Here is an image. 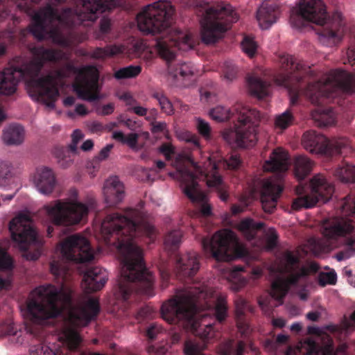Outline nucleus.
Instances as JSON below:
<instances>
[{
    "label": "nucleus",
    "instance_id": "obj_1",
    "mask_svg": "<svg viewBox=\"0 0 355 355\" xmlns=\"http://www.w3.org/2000/svg\"><path fill=\"white\" fill-rule=\"evenodd\" d=\"M101 234L105 244L116 247L120 254L121 279L114 293L116 298L126 302L137 295L154 296L155 278L147 269L136 241L144 237L150 243L155 239V229L145 214L130 208L123 214H109L101 223Z\"/></svg>",
    "mask_w": 355,
    "mask_h": 355
},
{
    "label": "nucleus",
    "instance_id": "obj_2",
    "mask_svg": "<svg viewBox=\"0 0 355 355\" xmlns=\"http://www.w3.org/2000/svg\"><path fill=\"white\" fill-rule=\"evenodd\" d=\"M35 296L27 304L28 313L34 326L28 327V331L39 342L30 348L31 355H71L82 342V338L76 329L87 326L96 320L101 311L99 300L89 297L83 303L73 307L69 313V324L66 326L59 337L60 344L54 349L44 342L45 332L42 327L46 320L54 318L62 313L64 309L72 306L70 292L63 288L52 285L41 286L35 290Z\"/></svg>",
    "mask_w": 355,
    "mask_h": 355
},
{
    "label": "nucleus",
    "instance_id": "obj_3",
    "mask_svg": "<svg viewBox=\"0 0 355 355\" xmlns=\"http://www.w3.org/2000/svg\"><path fill=\"white\" fill-rule=\"evenodd\" d=\"M41 0H8L21 12L31 17L30 31L38 40L51 39L62 46H69L77 42L76 27L89 26L99 13L121 6L123 0H81L80 5L65 8L61 12L48 3L35 10L34 6Z\"/></svg>",
    "mask_w": 355,
    "mask_h": 355
},
{
    "label": "nucleus",
    "instance_id": "obj_4",
    "mask_svg": "<svg viewBox=\"0 0 355 355\" xmlns=\"http://www.w3.org/2000/svg\"><path fill=\"white\" fill-rule=\"evenodd\" d=\"M175 9L168 1L161 0L146 6L137 16L139 29L155 35V50L168 64V73L175 79L187 78L193 74L190 63L173 61L178 50L186 51L194 46L192 35L172 26Z\"/></svg>",
    "mask_w": 355,
    "mask_h": 355
},
{
    "label": "nucleus",
    "instance_id": "obj_5",
    "mask_svg": "<svg viewBox=\"0 0 355 355\" xmlns=\"http://www.w3.org/2000/svg\"><path fill=\"white\" fill-rule=\"evenodd\" d=\"M33 58L20 65H11L0 72V94L11 95L17 90L18 83L27 79L28 92L32 98L53 108L59 92L53 77L47 75L38 78L44 63L58 62L62 58L60 51L36 45L30 49Z\"/></svg>",
    "mask_w": 355,
    "mask_h": 355
},
{
    "label": "nucleus",
    "instance_id": "obj_6",
    "mask_svg": "<svg viewBox=\"0 0 355 355\" xmlns=\"http://www.w3.org/2000/svg\"><path fill=\"white\" fill-rule=\"evenodd\" d=\"M279 62L280 70L275 76V81L278 85L284 86L288 89L292 105L297 103L302 94H304L312 103L319 104L322 97H329L331 93L337 90L347 93L355 92V75L347 73L340 69L330 71L319 82L309 83L303 92L296 87L292 88V81L299 82L301 74L309 71V67L302 60L287 54L281 55Z\"/></svg>",
    "mask_w": 355,
    "mask_h": 355
},
{
    "label": "nucleus",
    "instance_id": "obj_7",
    "mask_svg": "<svg viewBox=\"0 0 355 355\" xmlns=\"http://www.w3.org/2000/svg\"><path fill=\"white\" fill-rule=\"evenodd\" d=\"M62 256L50 263V271L56 278L67 281L76 268L83 274V286L88 293L101 290L106 284L107 272L98 266L88 267L94 258L89 241L79 234L68 236L60 244Z\"/></svg>",
    "mask_w": 355,
    "mask_h": 355
},
{
    "label": "nucleus",
    "instance_id": "obj_8",
    "mask_svg": "<svg viewBox=\"0 0 355 355\" xmlns=\"http://www.w3.org/2000/svg\"><path fill=\"white\" fill-rule=\"evenodd\" d=\"M343 217L327 219L322 225L323 239L310 238L307 241L309 249L315 255L336 248L335 241L340 237L346 238L347 248L335 255L338 261L355 256V224L353 220L347 218L351 216L355 218V196L349 195L344 198L341 206Z\"/></svg>",
    "mask_w": 355,
    "mask_h": 355
},
{
    "label": "nucleus",
    "instance_id": "obj_9",
    "mask_svg": "<svg viewBox=\"0 0 355 355\" xmlns=\"http://www.w3.org/2000/svg\"><path fill=\"white\" fill-rule=\"evenodd\" d=\"M291 21L296 26H302L305 22L322 26L318 32V40L328 47L339 44L347 31L341 12L336 11L331 17L328 16L321 0H300L296 15L291 17Z\"/></svg>",
    "mask_w": 355,
    "mask_h": 355
},
{
    "label": "nucleus",
    "instance_id": "obj_10",
    "mask_svg": "<svg viewBox=\"0 0 355 355\" xmlns=\"http://www.w3.org/2000/svg\"><path fill=\"white\" fill-rule=\"evenodd\" d=\"M318 270L316 263L311 262L308 266L302 263L297 252H284L279 261L270 268L272 279L270 295L277 302L275 306L282 304V299L290 288L304 287L309 272Z\"/></svg>",
    "mask_w": 355,
    "mask_h": 355
},
{
    "label": "nucleus",
    "instance_id": "obj_11",
    "mask_svg": "<svg viewBox=\"0 0 355 355\" xmlns=\"http://www.w3.org/2000/svg\"><path fill=\"white\" fill-rule=\"evenodd\" d=\"M199 301L200 291L198 288L176 291L171 298L162 304L161 315L168 323L178 324L198 336Z\"/></svg>",
    "mask_w": 355,
    "mask_h": 355
},
{
    "label": "nucleus",
    "instance_id": "obj_12",
    "mask_svg": "<svg viewBox=\"0 0 355 355\" xmlns=\"http://www.w3.org/2000/svg\"><path fill=\"white\" fill-rule=\"evenodd\" d=\"M289 164L287 153L279 148L273 150L263 166L264 171L276 173L261 182V202L266 213H272L276 208L277 199L283 189V173L288 170Z\"/></svg>",
    "mask_w": 355,
    "mask_h": 355
},
{
    "label": "nucleus",
    "instance_id": "obj_13",
    "mask_svg": "<svg viewBox=\"0 0 355 355\" xmlns=\"http://www.w3.org/2000/svg\"><path fill=\"white\" fill-rule=\"evenodd\" d=\"M234 111L237 114V122L233 128L225 130L223 139L230 145L249 148L254 146L257 140L258 127L264 116L255 109L238 105Z\"/></svg>",
    "mask_w": 355,
    "mask_h": 355
},
{
    "label": "nucleus",
    "instance_id": "obj_14",
    "mask_svg": "<svg viewBox=\"0 0 355 355\" xmlns=\"http://www.w3.org/2000/svg\"><path fill=\"white\" fill-rule=\"evenodd\" d=\"M239 19L237 13L227 3L219 2L205 10L201 21V42L214 44L228 29V24Z\"/></svg>",
    "mask_w": 355,
    "mask_h": 355
},
{
    "label": "nucleus",
    "instance_id": "obj_15",
    "mask_svg": "<svg viewBox=\"0 0 355 355\" xmlns=\"http://www.w3.org/2000/svg\"><path fill=\"white\" fill-rule=\"evenodd\" d=\"M9 230L12 239L17 244L19 248L24 251V257L28 260L35 261L40 257V248L42 240L38 236L33 227L30 216L20 213L9 224Z\"/></svg>",
    "mask_w": 355,
    "mask_h": 355
},
{
    "label": "nucleus",
    "instance_id": "obj_16",
    "mask_svg": "<svg viewBox=\"0 0 355 355\" xmlns=\"http://www.w3.org/2000/svg\"><path fill=\"white\" fill-rule=\"evenodd\" d=\"M213 316L219 322L224 321L227 316L226 297L218 295L212 287L201 285V325L205 327L201 332V343H209L214 336L215 331L212 323H206L208 316ZM203 349L201 343V350Z\"/></svg>",
    "mask_w": 355,
    "mask_h": 355
},
{
    "label": "nucleus",
    "instance_id": "obj_17",
    "mask_svg": "<svg viewBox=\"0 0 355 355\" xmlns=\"http://www.w3.org/2000/svg\"><path fill=\"white\" fill-rule=\"evenodd\" d=\"M178 176L183 192L194 206L193 210L189 211V215L193 218L200 217V186L198 184V163L188 153H179L175 157Z\"/></svg>",
    "mask_w": 355,
    "mask_h": 355
},
{
    "label": "nucleus",
    "instance_id": "obj_18",
    "mask_svg": "<svg viewBox=\"0 0 355 355\" xmlns=\"http://www.w3.org/2000/svg\"><path fill=\"white\" fill-rule=\"evenodd\" d=\"M309 189L308 192L304 191L302 186L297 187L296 192L299 197L293 202V209H309L319 202L325 203L331 198L334 191L333 184L320 174L313 177L310 181Z\"/></svg>",
    "mask_w": 355,
    "mask_h": 355
},
{
    "label": "nucleus",
    "instance_id": "obj_19",
    "mask_svg": "<svg viewBox=\"0 0 355 355\" xmlns=\"http://www.w3.org/2000/svg\"><path fill=\"white\" fill-rule=\"evenodd\" d=\"M52 223L56 226H69L79 223L87 218L89 208L74 200H56L45 206Z\"/></svg>",
    "mask_w": 355,
    "mask_h": 355
},
{
    "label": "nucleus",
    "instance_id": "obj_20",
    "mask_svg": "<svg viewBox=\"0 0 355 355\" xmlns=\"http://www.w3.org/2000/svg\"><path fill=\"white\" fill-rule=\"evenodd\" d=\"M302 144L304 148L310 153L326 156L334 155L347 156L352 151L347 139L340 138L329 140L322 134L313 130L304 134Z\"/></svg>",
    "mask_w": 355,
    "mask_h": 355
},
{
    "label": "nucleus",
    "instance_id": "obj_21",
    "mask_svg": "<svg viewBox=\"0 0 355 355\" xmlns=\"http://www.w3.org/2000/svg\"><path fill=\"white\" fill-rule=\"evenodd\" d=\"M69 69L76 74L73 88L78 96L89 102L98 100L101 87L98 83L99 73L96 67L92 65L83 67L70 65Z\"/></svg>",
    "mask_w": 355,
    "mask_h": 355
},
{
    "label": "nucleus",
    "instance_id": "obj_22",
    "mask_svg": "<svg viewBox=\"0 0 355 355\" xmlns=\"http://www.w3.org/2000/svg\"><path fill=\"white\" fill-rule=\"evenodd\" d=\"M213 257L218 261H230L241 257L245 250L238 242L233 232L223 230L216 233L211 240Z\"/></svg>",
    "mask_w": 355,
    "mask_h": 355
},
{
    "label": "nucleus",
    "instance_id": "obj_23",
    "mask_svg": "<svg viewBox=\"0 0 355 355\" xmlns=\"http://www.w3.org/2000/svg\"><path fill=\"white\" fill-rule=\"evenodd\" d=\"M175 259V275L178 279L184 282L187 284H193V286H187L178 291L191 290L198 288L200 291L199 283L196 282L198 277L194 279L195 275L200 268V262L195 253L189 252L185 254H177Z\"/></svg>",
    "mask_w": 355,
    "mask_h": 355
},
{
    "label": "nucleus",
    "instance_id": "obj_24",
    "mask_svg": "<svg viewBox=\"0 0 355 355\" xmlns=\"http://www.w3.org/2000/svg\"><path fill=\"white\" fill-rule=\"evenodd\" d=\"M220 163V161L218 164L216 163L215 156L207 157L202 168L201 167V175L205 176L207 187L217 191L221 200L226 201L228 198L227 185L218 173V167Z\"/></svg>",
    "mask_w": 355,
    "mask_h": 355
},
{
    "label": "nucleus",
    "instance_id": "obj_25",
    "mask_svg": "<svg viewBox=\"0 0 355 355\" xmlns=\"http://www.w3.org/2000/svg\"><path fill=\"white\" fill-rule=\"evenodd\" d=\"M322 340V347H319L315 342L311 340L300 343L295 353L299 355H336L337 353L344 352L347 348L345 344H342L335 352L332 339L329 336H324Z\"/></svg>",
    "mask_w": 355,
    "mask_h": 355
},
{
    "label": "nucleus",
    "instance_id": "obj_26",
    "mask_svg": "<svg viewBox=\"0 0 355 355\" xmlns=\"http://www.w3.org/2000/svg\"><path fill=\"white\" fill-rule=\"evenodd\" d=\"M33 182L40 193L45 195L50 194L56 184L55 173L49 167L39 166L34 173Z\"/></svg>",
    "mask_w": 355,
    "mask_h": 355
},
{
    "label": "nucleus",
    "instance_id": "obj_27",
    "mask_svg": "<svg viewBox=\"0 0 355 355\" xmlns=\"http://www.w3.org/2000/svg\"><path fill=\"white\" fill-rule=\"evenodd\" d=\"M105 203L108 207H114L124 198V187L116 176L108 178L103 186Z\"/></svg>",
    "mask_w": 355,
    "mask_h": 355
},
{
    "label": "nucleus",
    "instance_id": "obj_28",
    "mask_svg": "<svg viewBox=\"0 0 355 355\" xmlns=\"http://www.w3.org/2000/svg\"><path fill=\"white\" fill-rule=\"evenodd\" d=\"M279 16V7L273 0H265L259 8L257 19L262 29H267L276 22Z\"/></svg>",
    "mask_w": 355,
    "mask_h": 355
},
{
    "label": "nucleus",
    "instance_id": "obj_29",
    "mask_svg": "<svg viewBox=\"0 0 355 355\" xmlns=\"http://www.w3.org/2000/svg\"><path fill=\"white\" fill-rule=\"evenodd\" d=\"M248 83L250 93L257 98H263L270 94V82L256 74L248 78Z\"/></svg>",
    "mask_w": 355,
    "mask_h": 355
},
{
    "label": "nucleus",
    "instance_id": "obj_30",
    "mask_svg": "<svg viewBox=\"0 0 355 355\" xmlns=\"http://www.w3.org/2000/svg\"><path fill=\"white\" fill-rule=\"evenodd\" d=\"M24 129L21 125L12 124L4 129L2 139L7 145H19L24 141Z\"/></svg>",
    "mask_w": 355,
    "mask_h": 355
},
{
    "label": "nucleus",
    "instance_id": "obj_31",
    "mask_svg": "<svg viewBox=\"0 0 355 355\" xmlns=\"http://www.w3.org/2000/svg\"><path fill=\"white\" fill-rule=\"evenodd\" d=\"M313 168L312 161L306 156H297L294 160L295 175L298 180H303L311 171Z\"/></svg>",
    "mask_w": 355,
    "mask_h": 355
},
{
    "label": "nucleus",
    "instance_id": "obj_32",
    "mask_svg": "<svg viewBox=\"0 0 355 355\" xmlns=\"http://www.w3.org/2000/svg\"><path fill=\"white\" fill-rule=\"evenodd\" d=\"M248 304L245 299L239 297L235 300V314L236 318L237 327L242 334L248 333L249 327L244 320V315L247 309Z\"/></svg>",
    "mask_w": 355,
    "mask_h": 355
},
{
    "label": "nucleus",
    "instance_id": "obj_33",
    "mask_svg": "<svg viewBox=\"0 0 355 355\" xmlns=\"http://www.w3.org/2000/svg\"><path fill=\"white\" fill-rule=\"evenodd\" d=\"M311 118L320 127H327L335 122V115L331 110L317 108L311 112Z\"/></svg>",
    "mask_w": 355,
    "mask_h": 355
},
{
    "label": "nucleus",
    "instance_id": "obj_34",
    "mask_svg": "<svg viewBox=\"0 0 355 355\" xmlns=\"http://www.w3.org/2000/svg\"><path fill=\"white\" fill-rule=\"evenodd\" d=\"M125 47L123 45H107L103 48L97 47L92 52V57L96 59H104L123 54Z\"/></svg>",
    "mask_w": 355,
    "mask_h": 355
},
{
    "label": "nucleus",
    "instance_id": "obj_35",
    "mask_svg": "<svg viewBox=\"0 0 355 355\" xmlns=\"http://www.w3.org/2000/svg\"><path fill=\"white\" fill-rule=\"evenodd\" d=\"M243 270V268L241 266H234L230 269L229 273L226 277L232 283L230 288L233 291H239L248 282V280L245 277L240 275V272Z\"/></svg>",
    "mask_w": 355,
    "mask_h": 355
},
{
    "label": "nucleus",
    "instance_id": "obj_36",
    "mask_svg": "<svg viewBox=\"0 0 355 355\" xmlns=\"http://www.w3.org/2000/svg\"><path fill=\"white\" fill-rule=\"evenodd\" d=\"M263 223L254 222L250 218H246L239 224V229L248 240L255 237L257 232L263 227Z\"/></svg>",
    "mask_w": 355,
    "mask_h": 355
},
{
    "label": "nucleus",
    "instance_id": "obj_37",
    "mask_svg": "<svg viewBox=\"0 0 355 355\" xmlns=\"http://www.w3.org/2000/svg\"><path fill=\"white\" fill-rule=\"evenodd\" d=\"M334 175L343 182H355V166L343 163L336 168Z\"/></svg>",
    "mask_w": 355,
    "mask_h": 355
},
{
    "label": "nucleus",
    "instance_id": "obj_38",
    "mask_svg": "<svg viewBox=\"0 0 355 355\" xmlns=\"http://www.w3.org/2000/svg\"><path fill=\"white\" fill-rule=\"evenodd\" d=\"M245 347V344L243 341L229 340L220 347V355H243Z\"/></svg>",
    "mask_w": 355,
    "mask_h": 355
},
{
    "label": "nucleus",
    "instance_id": "obj_39",
    "mask_svg": "<svg viewBox=\"0 0 355 355\" xmlns=\"http://www.w3.org/2000/svg\"><path fill=\"white\" fill-rule=\"evenodd\" d=\"M182 232L180 230L169 232L164 238L165 248L170 252L177 250L181 243Z\"/></svg>",
    "mask_w": 355,
    "mask_h": 355
},
{
    "label": "nucleus",
    "instance_id": "obj_40",
    "mask_svg": "<svg viewBox=\"0 0 355 355\" xmlns=\"http://www.w3.org/2000/svg\"><path fill=\"white\" fill-rule=\"evenodd\" d=\"M152 97L157 101L162 112L168 115H171L174 113V109L171 101L162 91L154 92L152 94Z\"/></svg>",
    "mask_w": 355,
    "mask_h": 355
},
{
    "label": "nucleus",
    "instance_id": "obj_41",
    "mask_svg": "<svg viewBox=\"0 0 355 355\" xmlns=\"http://www.w3.org/2000/svg\"><path fill=\"white\" fill-rule=\"evenodd\" d=\"M141 71L139 65H130L116 71L114 77L117 80L132 78L137 77Z\"/></svg>",
    "mask_w": 355,
    "mask_h": 355
},
{
    "label": "nucleus",
    "instance_id": "obj_42",
    "mask_svg": "<svg viewBox=\"0 0 355 355\" xmlns=\"http://www.w3.org/2000/svg\"><path fill=\"white\" fill-rule=\"evenodd\" d=\"M138 135L137 133H130L125 136L121 131H115L113 132L112 138L122 144H128L130 148L136 147L138 141Z\"/></svg>",
    "mask_w": 355,
    "mask_h": 355
},
{
    "label": "nucleus",
    "instance_id": "obj_43",
    "mask_svg": "<svg viewBox=\"0 0 355 355\" xmlns=\"http://www.w3.org/2000/svg\"><path fill=\"white\" fill-rule=\"evenodd\" d=\"M209 114L215 121H224L230 118L232 115V112L228 107L218 105L211 109Z\"/></svg>",
    "mask_w": 355,
    "mask_h": 355
},
{
    "label": "nucleus",
    "instance_id": "obj_44",
    "mask_svg": "<svg viewBox=\"0 0 355 355\" xmlns=\"http://www.w3.org/2000/svg\"><path fill=\"white\" fill-rule=\"evenodd\" d=\"M293 115L286 110L284 112L277 115L275 119V127L282 130H284L290 126L293 123Z\"/></svg>",
    "mask_w": 355,
    "mask_h": 355
},
{
    "label": "nucleus",
    "instance_id": "obj_45",
    "mask_svg": "<svg viewBox=\"0 0 355 355\" xmlns=\"http://www.w3.org/2000/svg\"><path fill=\"white\" fill-rule=\"evenodd\" d=\"M241 48L245 54L252 58L257 53V44L252 37L245 36L241 42Z\"/></svg>",
    "mask_w": 355,
    "mask_h": 355
},
{
    "label": "nucleus",
    "instance_id": "obj_46",
    "mask_svg": "<svg viewBox=\"0 0 355 355\" xmlns=\"http://www.w3.org/2000/svg\"><path fill=\"white\" fill-rule=\"evenodd\" d=\"M337 281V275L335 271L322 272L319 274V284L324 286L326 285H334Z\"/></svg>",
    "mask_w": 355,
    "mask_h": 355
},
{
    "label": "nucleus",
    "instance_id": "obj_47",
    "mask_svg": "<svg viewBox=\"0 0 355 355\" xmlns=\"http://www.w3.org/2000/svg\"><path fill=\"white\" fill-rule=\"evenodd\" d=\"M184 353L185 355H200V343L188 339L184 344Z\"/></svg>",
    "mask_w": 355,
    "mask_h": 355
},
{
    "label": "nucleus",
    "instance_id": "obj_48",
    "mask_svg": "<svg viewBox=\"0 0 355 355\" xmlns=\"http://www.w3.org/2000/svg\"><path fill=\"white\" fill-rule=\"evenodd\" d=\"M83 138V135L80 130H75L71 135V143L69 146V150L73 153L76 154L78 151L77 145L80 141Z\"/></svg>",
    "mask_w": 355,
    "mask_h": 355
},
{
    "label": "nucleus",
    "instance_id": "obj_49",
    "mask_svg": "<svg viewBox=\"0 0 355 355\" xmlns=\"http://www.w3.org/2000/svg\"><path fill=\"white\" fill-rule=\"evenodd\" d=\"M13 268L12 259L2 250H0V269L11 270Z\"/></svg>",
    "mask_w": 355,
    "mask_h": 355
},
{
    "label": "nucleus",
    "instance_id": "obj_50",
    "mask_svg": "<svg viewBox=\"0 0 355 355\" xmlns=\"http://www.w3.org/2000/svg\"><path fill=\"white\" fill-rule=\"evenodd\" d=\"M179 139L185 141L188 143H191L196 147H200V141L196 135L189 131H182L178 133Z\"/></svg>",
    "mask_w": 355,
    "mask_h": 355
},
{
    "label": "nucleus",
    "instance_id": "obj_51",
    "mask_svg": "<svg viewBox=\"0 0 355 355\" xmlns=\"http://www.w3.org/2000/svg\"><path fill=\"white\" fill-rule=\"evenodd\" d=\"M237 68L231 62L225 63V78L228 81H232L234 80L237 75Z\"/></svg>",
    "mask_w": 355,
    "mask_h": 355
},
{
    "label": "nucleus",
    "instance_id": "obj_52",
    "mask_svg": "<svg viewBox=\"0 0 355 355\" xmlns=\"http://www.w3.org/2000/svg\"><path fill=\"white\" fill-rule=\"evenodd\" d=\"M153 310L150 306H144L139 309L136 318L140 322L152 317Z\"/></svg>",
    "mask_w": 355,
    "mask_h": 355
},
{
    "label": "nucleus",
    "instance_id": "obj_53",
    "mask_svg": "<svg viewBox=\"0 0 355 355\" xmlns=\"http://www.w3.org/2000/svg\"><path fill=\"white\" fill-rule=\"evenodd\" d=\"M266 247L268 249H272L277 245V234L274 229H269L266 238Z\"/></svg>",
    "mask_w": 355,
    "mask_h": 355
},
{
    "label": "nucleus",
    "instance_id": "obj_54",
    "mask_svg": "<svg viewBox=\"0 0 355 355\" xmlns=\"http://www.w3.org/2000/svg\"><path fill=\"white\" fill-rule=\"evenodd\" d=\"M159 151L162 153L167 160H170L172 156L175 155L173 146L168 143H164L159 148Z\"/></svg>",
    "mask_w": 355,
    "mask_h": 355
},
{
    "label": "nucleus",
    "instance_id": "obj_55",
    "mask_svg": "<svg viewBox=\"0 0 355 355\" xmlns=\"http://www.w3.org/2000/svg\"><path fill=\"white\" fill-rule=\"evenodd\" d=\"M223 164L226 165L228 168H236L241 164V159L237 154H232L228 159L223 160Z\"/></svg>",
    "mask_w": 355,
    "mask_h": 355
},
{
    "label": "nucleus",
    "instance_id": "obj_56",
    "mask_svg": "<svg viewBox=\"0 0 355 355\" xmlns=\"http://www.w3.org/2000/svg\"><path fill=\"white\" fill-rule=\"evenodd\" d=\"M161 331L162 328L157 324L151 323L146 329V336L149 339L153 340Z\"/></svg>",
    "mask_w": 355,
    "mask_h": 355
},
{
    "label": "nucleus",
    "instance_id": "obj_57",
    "mask_svg": "<svg viewBox=\"0 0 355 355\" xmlns=\"http://www.w3.org/2000/svg\"><path fill=\"white\" fill-rule=\"evenodd\" d=\"M258 303L265 314H270L272 305L270 304V301L268 297H260L258 300Z\"/></svg>",
    "mask_w": 355,
    "mask_h": 355
},
{
    "label": "nucleus",
    "instance_id": "obj_58",
    "mask_svg": "<svg viewBox=\"0 0 355 355\" xmlns=\"http://www.w3.org/2000/svg\"><path fill=\"white\" fill-rule=\"evenodd\" d=\"M211 214V207L207 203L206 196L201 192V216H210Z\"/></svg>",
    "mask_w": 355,
    "mask_h": 355
},
{
    "label": "nucleus",
    "instance_id": "obj_59",
    "mask_svg": "<svg viewBox=\"0 0 355 355\" xmlns=\"http://www.w3.org/2000/svg\"><path fill=\"white\" fill-rule=\"evenodd\" d=\"M111 21L110 19L103 17L100 21L99 31L101 35L108 33L110 31Z\"/></svg>",
    "mask_w": 355,
    "mask_h": 355
},
{
    "label": "nucleus",
    "instance_id": "obj_60",
    "mask_svg": "<svg viewBox=\"0 0 355 355\" xmlns=\"http://www.w3.org/2000/svg\"><path fill=\"white\" fill-rule=\"evenodd\" d=\"M57 157L59 159V164L62 168H67L72 164V159L69 157L64 155L62 150L59 154H57Z\"/></svg>",
    "mask_w": 355,
    "mask_h": 355
},
{
    "label": "nucleus",
    "instance_id": "obj_61",
    "mask_svg": "<svg viewBox=\"0 0 355 355\" xmlns=\"http://www.w3.org/2000/svg\"><path fill=\"white\" fill-rule=\"evenodd\" d=\"M201 137L209 140L211 138V128L208 123L201 120Z\"/></svg>",
    "mask_w": 355,
    "mask_h": 355
},
{
    "label": "nucleus",
    "instance_id": "obj_62",
    "mask_svg": "<svg viewBox=\"0 0 355 355\" xmlns=\"http://www.w3.org/2000/svg\"><path fill=\"white\" fill-rule=\"evenodd\" d=\"M355 324V311L352 313L349 319L345 320L343 324L342 331L347 333L348 331L353 329Z\"/></svg>",
    "mask_w": 355,
    "mask_h": 355
},
{
    "label": "nucleus",
    "instance_id": "obj_63",
    "mask_svg": "<svg viewBox=\"0 0 355 355\" xmlns=\"http://www.w3.org/2000/svg\"><path fill=\"white\" fill-rule=\"evenodd\" d=\"M113 148V144H107L104 148L101 149V150L99 152L98 156L96 158L98 160H105L107 159L109 156V154L111 151V150Z\"/></svg>",
    "mask_w": 355,
    "mask_h": 355
},
{
    "label": "nucleus",
    "instance_id": "obj_64",
    "mask_svg": "<svg viewBox=\"0 0 355 355\" xmlns=\"http://www.w3.org/2000/svg\"><path fill=\"white\" fill-rule=\"evenodd\" d=\"M279 346L277 345V342L272 340H266L264 343L265 349L270 353H275Z\"/></svg>",
    "mask_w": 355,
    "mask_h": 355
}]
</instances>
